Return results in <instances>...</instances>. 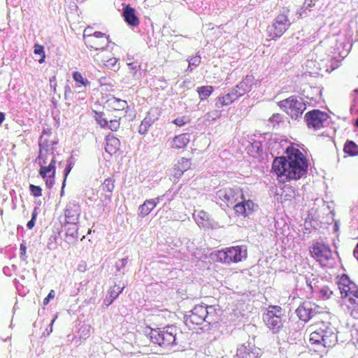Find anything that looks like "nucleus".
Returning a JSON list of instances; mask_svg holds the SVG:
<instances>
[{"mask_svg":"<svg viewBox=\"0 0 358 358\" xmlns=\"http://www.w3.org/2000/svg\"><path fill=\"white\" fill-rule=\"evenodd\" d=\"M317 307L314 303L306 301L299 306L296 313L301 320L306 322L316 315Z\"/></svg>","mask_w":358,"mask_h":358,"instance_id":"16","label":"nucleus"},{"mask_svg":"<svg viewBox=\"0 0 358 358\" xmlns=\"http://www.w3.org/2000/svg\"><path fill=\"white\" fill-rule=\"evenodd\" d=\"M310 254L316 261L322 263L327 262L331 258L332 252L328 244L316 242L310 246Z\"/></svg>","mask_w":358,"mask_h":358,"instance_id":"12","label":"nucleus"},{"mask_svg":"<svg viewBox=\"0 0 358 358\" xmlns=\"http://www.w3.org/2000/svg\"><path fill=\"white\" fill-rule=\"evenodd\" d=\"M198 92H199V95L200 96L203 95V96H205L206 97V96H208L210 94L212 91L206 90V91H198Z\"/></svg>","mask_w":358,"mask_h":358,"instance_id":"46","label":"nucleus"},{"mask_svg":"<svg viewBox=\"0 0 358 358\" xmlns=\"http://www.w3.org/2000/svg\"><path fill=\"white\" fill-rule=\"evenodd\" d=\"M109 115L106 116L104 113H96L95 115V119L97 123L103 128H106L108 125Z\"/></svg>","mask_w":358,"mask_h":358,"instance_id":"30","label":"nucleus"},{"mask_svg":"<svg viewBox=\"0 0 358 358\" xmlns=\"http://www.w3.org/2000/svg\"><path fill=\"white\" fill-rule=\"evenodd\" d=\"M159 198L145 200L142 205L139 206L138 215L144 217L147 216L157 205Z\"/></svg>","mask_w":358,"mask_h":358,"instance_id":"24","label":"nucleus"},{"mask_svg":"<svg viewBox=\"0 0 358 358\" xmlns=\"http://www.w3.org/2000/svg\"><path fill=\"white\" fill-rule=\"evenodd\" d=\"M329 119L328 113L319 109L308 111L304 115V121L307 128L313 131H317L324 128Z\"/></svg>","mask_w":358,"mask_h":358,"instance_id":"7","label":"nucleus"},{"mask_svg":"<svg viewBox=\"0 0 358 358\" xmlns=\"http://www.w3.org/2000/svg\"><path fill=\"white\" fill-rule=\"evenodd\" d=\"M122 15L125 22L130 26L137 27L138 26L140 21L137 15H136V10L134 8L131 7L130 5H127L123 10Z\"/></svg>","mask_w":358,"mask_h":358,"instance_id":"21","label":"nucleus"},{"mask_svg":"<svg viewBox=\"0 0 358 358\" xmlns=\"http://www.w3.org/2000/svg\"><path fill=\"white\" fill-rule=\"evenodd\" d=\"M20 250L22 251L21 252L22 254H25V252H26V247L24 245H22V244L20 245Z\"/></svg>","mask_w":358,"mask_h":358,"instance_id":"49","label":"nucleus"},{"mask_svg":"<svg viewBox=\"0 0 358 358\" xmlns=\"http://www.w3.org/2000/svg\"><path fill=\"white\" fill-rule=\"evenodd\" d=\"M353 254L355 257L358 260V242L355 248L354 249Z\"/></svg>","mask_w":358,"mask_h":358,"instance_id":"47","label":"nucleus"},{"mask_svg":"<svg viewBox=\"0 0 358 358\" xmlns=\"http://www.w3.org/2000/svg\"><path fill=\"white\" fill-rule=\"evenodd\" d=\"M308 343L310 350L322 356L328 349L331 348L336 341V334L334 332L331 322V315L329 313L320 314L314 323L309 326Z\"/></svg>","mask_w":358,"mask_h":358,"instance_id":"2","label":"nucleus"},{"mask_svg":"<svg viewBox=\"0 0 358 358\" xmlns=\"http://www.w3.org/2000/svg\"><path fill=\"white\" fill-rule=\"evenodd\" d=\"M106 107L110 110L120 111L127 109L129 108L127 101L111 96L108 98L106 103Z\"/></svg>","mask_w":358,"mask_h":358,"instance_id":"20","label":"nucleus"},{"mask_svg":"<svg viewBox=\"0 0 358 358\" xmlns=\"http://www.w3.org/2000/svg\"><path fill=\"white\" fill-rule=\"evenodd\" d=\"M189 135L187 133L176 136L171 143V147L175 150L185 148L189 143Z\"/></svg>","mask_w":358,"mask_h":358,"instance_id":"23","label":"nucleus"},{"mask_svg":"<svg viewBox=\"0 0 358 358\" xmlns=\"http://www.w3.org/2000/svg\"><path fill=\"white\" fill-rule=\"evenodd\" d=\"M355 125L357 127H358V118L356 120Z\"/></svg>","mask_w":358,"mask_h":358,"instance_id":"51","label":"nucleus"},{"mask_svg":"<svg viewBox=\"0 0 358 358\" xmlns=\"http://www.w3.org/2000/svg\"><path fill=\"white\" fill-rule=\"evenodd\" d=\"M115 180L113 177L104 180L99 187L98 196L102 206H108L112 201L113 192L115 189Z\"/></svg>","mask_w":358,"mask_h":358,"instance_id":"13","label":"nucleus"},{"mask_svg":"<svg viewBox=\"0 0 358 358\" xmlns=\"http://www.w3.org/2000/svg\"><path fill=\"white\" fill-rule=\"evenodd\" d=\"M201 63V57L199 56H194L190 58L189 60V65L187 70L192 71L194 67L199 65Z\"/></svg>","mask_w":358,"mask_h":358,"instance_id":"38","label":"nucleus"},{"mask_svg":"<svg viewBox=\"0 0 358 358\" xmlns=\"http://www.w3.org/2000/svg\"><path fill=\"white\" fill-rule=\"evenodd\" d=\"M255 203L251 200L243 201L236 203L234 209L238 216H243L244 217L252 214L254 211Z\"/></svg>","mask_w":358,"mask_h":358,"instance_id":"19","label":"nucleus"},{"mask_svg":"<svg viewBox=\"0 0 358 358\" xmlns=\"http://www.w3.org/2000/svg\"><path fill=\"white\" fill-rule=\"evenodd\" d=\"M219 198L226 203L229 206L233 205L238 199L241 194V198H243V194L239 192L238 189L233 188H224L221 189L217 192Z\"/></svg>","mask_w":358,"mask_h":358,"instance_id":"17","label":"nucleus"},{"mask_svg":"<svg viewBox=\"0 0 358 358\" xmlns=\"http://www.w3.org/2000/svg\"><path fill=\"white\" fill-rule=\"evenodd\" d=\"M73 78L77 83H80L78 87H86L90 85V81L86 78H84L80 72L75 71L73 73Z\"/></svg>","mask_w":358,"mask_h":358,"instance_id":"31","label":"nucleus"},{"mask_svg":"<svg viewBox=\"0 0 358 358\" xmlns=\"http://www.w3.org/2000/svg\"><path fill=\"white\" fill-rule=\"evenodd\" d=\"M54 297H55V292H54V290L52 289V290H50V292H49L48 296L44 299L43 305L46 306L47 304H48V303L50 302V300L54 299Z\"/></svg>","mask_w":358,"mask_h":358,"instance_id":"43","label":"nucleus"},{"mask_svg":"<svg viewBox=\"0 0 358 358\" xmlns=\"http://www.w3.org/2000/svg\"><path fill=\"white\" fill-rule=\"evenodd\" d=\"M343 152L350 157L358 156V145L353 141L347 140L343 146Z\"/></svg>","mask_w":358,"mask_h":358,"instance_id":"27","label":"nucleus"},{"mask_svg":"<svg viewBox=\"0 0 358 358\" xmlns=\"http://www.w3.org/2000/svg\"><path fill=\"white\" fill-rule=\"evenodd\" d=\"M289 27V22L287 16L280 14L275 18L273 23L267 27L268 36L271 40H276L283 35Z\"/></svg>","mask_w":358,"mask_h":358,"instance_id":"11","label":"nucleus"},{"mask_svg":"<svg viewBox=\"0 0 358 358\" xmlns=\"http://www.w3.org/2000/svg\"><path fill=\"white\" fill-rule=\"evenodd\" d=\"M190 166L191 162L189 159L182 157L173 168L172 174L176 178H180Z\"/></svg>","mask_w":358,"mask_h":358,"instance_id":"22","label":"nucleus"},{"mask_svg":"<svg viewBox=\"0 0 358 358\" xmlns=\"http://www.w3.org/2000/svg\"><path fill=\"white\" fill-rule=\"evenodd\" d=\"M236 358H259V352L254 345L248 343L241 345L236 352Z\"/></svg>","mask_w":358,"mask_h":358,"instance_id":"18","label":"nucleus"},{"mask_svg":"<svg viewBox=\"0 0 358 358\" xmlns=\"http://www.w3.org/2000/svg\"><path fill=\"white\" fill-rule=\"evenodd\" d=\"M207 88H208V87L202 86V87H201L199 90H207Z\"/></svg>","mask_w":358,"mask_h":358,"instance_id":"50","label":"nucleus"},{"mask_svg":"<svg viewBox=\"0 0 358 358\" xmlns=\"http://www.w3.org/2000/svg\"><path fill=\"white\" fill-rule=\"evenodd\" d=\"M34 52L35 55H38L40 58L38 59L39 63H43L45 61V54L44 51V47L39 44L34 45Z\"/></svg>","mask_w":358,"mask_h":358,"instance_id":"34","label":"nucleus"},{"mask_svg":"<svg viewBox=\"0 0 358 358\" xmlns=\"http://www.w3.org/2000/svg\"><path fill=\"white\" fill-rule=\"evenodd\" d=\"M55 320V318L52 320L51 325H52V324L54 323Z\"/></svg>","mask_w":358,"mask_h":358,"instance_id":"52","label":"nucleus"},{"mask_svg":"<svg viewBox=\"0 0 358 358\" xmlns=\"http://www.w3.org/2000/svg\"><path fill=\"white\" fill-rule=\"evenodd\" d=\"M280 108L291 118L296 119L301 116L306 109V104L302 99L292 96L278 103Z\"/></svg>","mask_w":358,"mask_h":358,"instance_id":"9","label":"nucleus"},{"mask_svg":"<svg viewBox=\"0 0 358 358\" xmlns=\"http://www.w3.org/2000/svg\"><path fill=\"white\" fill-rule=\"evenodd\" d=\"M115 287H113L108 292V294L103 300V303L106 306H110L123 290V288L120 289L118 287L117 290H115Z\"/></svg>","mask_w":358,"mask_h":358,"instance_id":"28","label":"nucleus"},{"mask_svg":"<svg viewBox=\"0 0 358 358\" xmlns=\"http://www.w3.org/2000/svg\"><path fill=\"white\" fill-rule=\"evenodd\" d=\"M98 59L103 63V65L108 68H115L116 66L117 59L115 57H106L99 53L96 54Z\"/></svg>","mask_w":358,"mask_h":358,"instance_id":"29","label":"nucleus"},{"mask_svg":"<svg viewBox=\"0 0 358 358\" xmlns=\"http://www.w3.org/2000/svg\"><path fill=\"white\" fill-rule=\"evenodd\" d=\"M51 129L43 131L39 141V155L36 161L40 166L39 174L45 181L46 186L51 188L55 184L56 173V159L54 145L57 143L55 139H51Z\"/></svg>","mask_w":358,"mask_h":358,"instance_id":"3","label":"nucleus"},{"mask_svg":"<svg viewBox=\"0 0 358 358\" xmlns=\"http://www.w3.org/2000/svg\"><path fill=\"white\" fill-rule=\"evenodd\" d=\"M308 166L306 157L298 145L292 144L287 148L285 156L273 159L271 169L280 182H286L301 179L306 174Z\"/></svg>","mask_w":358,"mask_h":358,"instance_id":"1","label":"nucleus"},{"mask_svg":"<svg viewBox=\"0 0 358 358\" xmlns=\"http://www.w3.org/2000/svg\"><path fill=\"white\" fill-rule=\"evenodd\" d=\"M160 116V110L158 108H151L147 113L145 118L152 124Z\"/></svg>","mask_w":358,"mask_h":358,"instance_id":"33","label":"nucleus"},{"mask_svg":"<svg viewBox=\"0 0 358 358\" xmlns=\"http://www.w3.org/2000/svg\"><path fill=\"white\" fill-rule=\"evenodd\" d=\"M120 120L121 117H119L118 118L112 119L110 117L108 120V128L110 129L111 131H117L120 126Z\"/></svg>","mask_w":358,"mask_h":358,"instance_id":"35","label":"nucleus"},{"mask_svg":"<svg viewBox=\"0 0 358 358\" xmlns=\"http://www.w3.org/2000/svg\"><path fill=\"white\" fill-rule=\"evenodd\" d=\"M215 255L217 261L222 264H236L247 259L248 250L245 245L227 247L217 250Z\"/></svg>","mask_w":358,"mask_h":358,"instance_id":"5","label":"nucleus"},{"mask_svg":"<svg viewBox=\"0 0 358 358\" xmlns=\"http://www.w3.org/2000/svg\"><path fill=\"white\" fill-rule=\"evenodd\" d=\"M215 308L212 306L196 305L185 317V324L187 326H197L207 322L210 324L215 321Z\"/></svg>","mask_w":358,"mask_h":358,"instance_id":"6","label":"nucleus"},{"mask_svg":"<svg viewBox=\"0 0 358 358\" xmlns=\"http://www.w3.org/2000/svg\"><path fill=\"white\" fill-rule=\"evenodd\" d=\"M151 125L152 124L149 122V119L145 117L141 122L138 132L141 134H145Z\"/></svg>","mask_w":358,"mask_h":358,"instance_id":"37","label":"nucleus"},{"mask_svg":"<svg viewBox=\"0 0 358 358\" xmlns=\"http://www.w3.org/2000/svg\"><path fill=\"white\" fill-rule=\"evenodd\" d=\"M337 285L342 301V308L345 313L354 317V312L358 308V285L347 274L338 277Z\"/></svg>","mask_w":358,"mask_h":358,"instance_id":"4","label":"nucleus"},{"mask_svg":"<svg viewBox=\"0 0 358 358\" xmlns=\"http://www.w3.org/2000/svg\"><path fill=\"white\" fill-rule=\"evenodd\" d=\"M282 309L279 306H269L266 313L263 315V320L266 327L273 333H278L283 327L282 317Z\"/></svg>","mask_w":358,"mask_h":358,"instance_id":"8","label":"nucleus"},{"mask_svg":"<svg viewBox=\"0 0 358 358\" xmlns=\"http://www.w3.org/2000/svg\"><path fill=\"white\" fill-rule=\"evenodd\" d=\"M92 32V27L90 26L87 27L83 31V41L87 40V36L88 37H90L91 36H93Z\"/></svg>","mask_w":358,"mask_h":358,"instance_id":"42","label":"nucleus"},{"mask_svg":"<svg viewBox=\"0 0 358 358\" xmlns=\"http://www.w3.org/2000/svg\"><path fill=\"white\" fill-rule=\"evenodd\" d=\"M5 120V115L3 113L0 112V125Z\"/></svg>","mask_w":358,"mask_h":358,"instance_id":"48","label":"nucleus"},{"mask_svg":"<svg viewBox=\"0 0 358 358\" xmlns=\"http://www.w3.org/2000/svg\"><path fill=\"white\" fill-rule=\"evenodd\" d=\"M29 189L34 197H39L42 195V189L39 186L30 185Z\"/></svg>","mask_w":358,"mask_h":358,"instance_id":"40","label":"nucleus"},{"mask_svg":"<svg viewBox=\"0 0 358 358\" xmlns=\"http://www.w3.org/2000/svg\"><path fill=\"white\" fill-rule=\"evenodd\" d=\"M151 341L160 346H168L175 343L176 336L168 331H158L152 330L150 333Z\"/></svg>","mask_w":358,"mask_h":358,"instance_id":"15","label":"nucleus"},{"mask_svg":"<svg viewBox=\"0 0 358 358\" xmlns=\"http://www.w3.org/2000/svg\"><path fill=\"white\" fill-rule=\"evenodd\" d=\"M190 122V119L186 116H182L177 117L173 121V123L177 125L178 127H182L187 123Z\"/></svg>","mask_w":358,"mask_h":358,"instance_id":"39","label":"nucleus"},{"mask_svg":"<svg viewBox=\"0 0 358 358\" xmlns=\"http://www.w3.org/2000/svg\"><path fill=\"white\" fill-rule=\"evenodd\" d=\"M238 97V95L234 92L227 93L223 96H220L217 99L215 105L217 107H222L233 103Z\"/></svg>","mask_w":358,"mask_h":358,"instance_id":"26","label":"nucleus"},{"mask_svg":"<svg viewBox=\"0 0 358 358\" xmlns=\"http://www.w3.org/2000/svg\"><path fill=\"white\" fill-rule=\"evenodd\" d=\"M334 292L328 287L323 286L319 290V297L322 300H328L332 297Z\"/></svg>","mask_w":358,"mask_h":358,"instance_id":"32","label":"nucleus"},{"mask_svg":"<svg viewBox=\"0 0 358 358\" xmlns=\"http://www.w3.org/2000/svg\"><path fill=\"white\" fill-rule=\"evenodd\" d=\"M81 208L78 202L70 201L64 211V224H76L79 222Z\"/></svg>","mask_w":358,"mask_h":358,"instance_id":"14","label":"nucleus"},{"mask_svg":"<svg viewBox=\"0 0 358 358\" xmlns=\"http://www.w3.org/2000/svg\"><path fill=\"white\" fill-rule=\"evenodd\" d=\"M36 215H37L36 208H34L33 213H32L31 219V220H29L28 222V223L27 224V227L29 229H31L34 227V226L35 225V220L36 219Z\"/></svg>","mask_w":358,"mask_h":358,"instance_id":"41","label":"nucleus"},{"mask_svg":"<svg viewBox=\"0 0 358 358\" xmlns=\"http://www.w3.org/2000/svg\"><path fill=\"white\" fill-rule=\"evenodd\" d=\"M111 43L110 36L101 31H94L93 36L87 38L84 43L90 50L96 51H104Z\"/></svg>","mask_w":358,"mask_h":358,"instance_id":"10","label":"nucleus"},{"mask_svg":"<svg viewBox=\"0 0 358 358\" xmlns=\"http://www.w3.org/2000/svg\"><path fill=\"white\" fill-rule=\"evenodd\" d=\"M72 169L71 164H69L64 169V178L63 181V187L65 185L66 178Z\"/></svg>","mask_w":358,"mask_h":358,"instance_id":"45","label":"nucleus"},{"mask_svg":"<svg viewBox=\"0 0 358 358\" xmlns=\"http://www.w3.org/2000/svg\"><path fill=\"white\" fill-rule=\"evenodd\" d=\"M120 141L113 135H108L106 138L105 150L110 155L115 154L120 149Z\"/></svg>","mask_w":358,"mask_h":358,"instance_id":"25","label":"nucleus"},{"mask_svg":"<svg viewBox=\"0 0 358 358\" xmlns=\"http://www.w3.org/2000/svg\"><path fill=\"white\" fill-rule=\"evenodd\" d=\"M269 121L271 122H275L279 123L282 121V115L279 113L273 114L270 118Z\"/></svg>","mask_w":358,"mask_h":358,"instance_id":"44","label":"nucleus"},{"mask_svg":"<svg viewBox=\"0 0 358 358\" xmlns=\"http://www.w3.org/2000/svg\"><path fill=\"white\" fill-rule=\"evenodd\" d=\"M206 116L208 121H213L219 119L222 116V112L220 110H213L208 112Z\"/></svg>","mask_w":358,"mask_h":358,"instance_id":"36","label":"nucleus"}]
</instances>
